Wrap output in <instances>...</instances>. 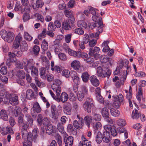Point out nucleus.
<instances>
[{"instance_id":"nucleus-20","label":"nucleus","mask_w":146,"mask_h":146,"mask_svg":"<svg viewBox=\"0 0 146 146\" xmlns=\"http://www.w3.org/2000/svg\"><path fill=\"white\" fill-rule=\"evenodd\" d=\"M18 96L16 94H13L9 101V103L13 105H16L18 103Z\"/></svg>"},{"instance_id":"nucleus-2","label":"nucleus","mask_w":146,"mask_h":146,"mask_svg":"<svg viewBox=\"0 0 146 146\" xmlns=\"http://www.w3.org/2000/svg\"><path fill=\"white\" fill-rule=\"evenodd\" d=\"M0 35L4 40L8 43H11L13 40L15 36L13 32L9 31L8 33L5 30L2 29L1 31Z\"/></svg>"},{"instance_id":"nucleus-47","label":"nucleus","mask_w":146,"mask_h":146,"mask_svg":"<svg viewBox=\"0 0 146 146\" xmlns=\"http://www.w3.org/2000/svg\"><path fill=\"white\" fill-rule=\"evenodd\" d=\"M67 130L69 133H72L74 132L75 133H76V129H75V128H74L72 125L71 124H69L67 127Z\"/></svg>"},{"instance_id":"nucleus-19","label":"nucleus","mask_w":146,"mask_h":146,"mask_svg":"<svg viewBox=\"0 0 146 146\" xmlns=\"http://www.w3.org/2000/svg\"><path fill=\"white\" fill-rule=\"evenodd\" d=\"M21 40L22 37L21 36H16L13 42V48L15 49L18 48L19 46L20 42Z\"/></svg>"},{"instance_id":"nucleus-46","label":"nucleus","mask_w":146,"mask_h":146,"mask_svg":"<svg viewBox=\"0 0 146 146\" xmlns=\"http://www.w3.org/2000/svg\"><path fill=\"white\" fill-rule=\"evenodd\" d=\"M102 116L104 117H107L109 116V113L107 109L106 108H103L102 110Z\"/></svg>"},{"instance_id":"nucleus-62","label":"nucleus","mask_w":146,"mask_h":146,"mask_svg":"<svg viewBox=\"0 0 146 146\" xmlns=\"http://www.w3.org/2000/svg\"><path fill=\"white\" fill-rule=\"evenodd\" d=\"M58 56L60 59L62 61H66L67 59L66 55L64 53H59L58 55Z\"/></svg>"},{"instance_id":"nucleus-17","label":"nucleus","mask_w":146,"mask_h":146,"mask_svg":"<svg viewBox=\"0 0 146 146\" xmlns=\"http://www.w3.org/2000/svg\"><path fill=\"white\" fill-rule=\"evenodd\" d=\"M27 121L26 123H23V125H26L28 127H31L33 125V119L30 115H27L25 117Z\"/></svg>"},{"instance_id":"nucleus-26","label":"nucleus","mask_w":146,"mask_h":146,"mask_svg":"<svg viewBox=\"0 0 146 146\" xmlns=\"http://www.w3.org/2000/svg\"><path fill=\"white\" fill-rule=\"evenodd\" d=\"M71 66L74 69L76 70H78L79 69L80 66V62L76 60H74L71 63Z\"/></svg>"},{"instance_id":"nucleus-33","label":"nucleus","mask_w":146,"mask_h":146,"mask_svg":"<svg viewBox=\"0 0 146 146\" xmlns=\"http://www.w3.org/2000/svg\"><path fill=\"white\" fill-rule=\"evenodd\" d=\"M85 123L88 127H89L91 123L92 122V118L91 116L86 115L84 118Z\"/></svg>"},{"instance_id":"nucleus-6","label":"nucleus","mask_w":146,"mask_h":146,"mask_svg":"<svg viewBox=\"0 0 146 146\" xmlns=\"http://www.w3.org/2000/svg\"><path fill=\"white\" fill-rule=\"evenodd\" d=\"M100 51V48L95 46L94 48H90L88 54L90 56L94 57L96 59H98L100 56L99 53Z\"/></svg>"},{"instance_id":"nucleus-3","label":"nucleus","mask_w":146,"mask_h":146,"mask_svg":"<svg viewBox=\"0 0 146 146\" xmlns=\"http://www.w3.org/2000/svg\"><path fill=\"white\" fill-rule=\"evenodd\" d=\"M104 67V72L103 71V68L102 67L99 66L97 68V75L100 77H101L102 78H104L106 77H107L108 78L111 74V71L108 69V67Z\"/></svg>"},{"instance_id":"nucleus-59","label":"nucleus","mask_w":146,"mask_h":146,"mask_svg":"<svg viewBox=\"0 0 146 146\" xmlns=\"http://www.w3.org/2000/svg\"><path fill=\"white\" fill-rule=\"evenodd\" d=\"M84 94L83 93H82V91H79L78 92V94H77V97L78 100L80 101H82V100L84 98Z\"/></svg>"},{"instance_id":"nucleus-40","label":"nucleus","mask_w":146,"mask_h":146,"mask_svg":"<svg viewBox=\"0 0 146 146\" xmlns=\"http://www.w3.org/2000/svg\"><path fill=\"white\" fill-rule=\"evenodd\" d=\"M110 111L111 115L115 117H118L120 115V112L117 110L111 108L110 110Z\"/></svg>"},{"instance_id":"nucleus-51","label":"nucleus","mask_w":146,"mask_h":146,"mask_svg":"<svg viewBox=\"0 0 146 146\" xmlns=\"http://www.w3.org/2000/svg\"><path fill=\"white\" fill-rule=\"evenodd\" d=\"M116 99L115 100L113 104V106L114 107L117 108H119L120 106V102L117 99V98H116Z\"/></svg>"},{"instance_id":"nucleus-34","label":"nucleus","mask_w":146,"mask_h":146,"mask_svg":"<svg viewBox=\"0 0 146 146\" xmlns=\"http://www.w3.org/2000/svg\"><path fill=\"white\" fill-rule=\"evenodd\" d=\"M83 123V122L75 120L73 122V125L75 128L76 129H79L82 127V124H84Z\"/></svg>"},{"instance_id":"nucleus-41","label":"nucleus","mask_w":146,"mask_h":146,"mask_svg":"<svg viewBox=\"0 0 146 146\" xmlns=\"http://www.w3.org/2000/svg\"><path fill=\"white\" fill-rule=\"evenodd\" d=\"M47 73L46 68L44 67H42L40 69V75L42 78H45L47 75Z\"/></svg>"},{"instance_id":"nucleus-11","label":"nucleus","mask_w":146,"mask_h":146,"mask_svg":"<svg viewBox=\"0 0 146 146\" xmlns=\"http://www.w3.org/2000/svg\"><path fill=\"white\" fill-rule=\"evenodd\" d=\"M28 46L25 41H23L20 44V48L21 51H18L17 53L19 56H21L22 54V52L26 51L28 49Z\"/></svg>"},{"instance_id":"nucleus-22","label":"nucleus","mask_w":146,"mask_h":146,"mask_svg":"<svg viewBox=\"0 0 146 146\" xmlns=\"http://www.w3.org/2000/svg\"><path fill=\"white\" fill-rule=\"evenodd\" d=\"M28 127L26 126V125H23L22 128L21 129V131L22 134V137L23 139H25L28 134V132L27 131V129Z\"/></svg>"},{"instance_id":"nucleus-28","label":"nucleus","mask_w":146,"mask_h":146,"mask_svg":"<svg viewBox=\"0 0 146 146\" xmlns=\"http://www.w3.org/2000/svg\"><path fill=\"white\" fill-rule=\"evenodd\" d=\"M0 118L4 121H7L8 119V116L7 111L2 110L0 112Z\"/></svg>"},{"instance_id":"nucleus-50","label":"nucleus","mask_w":146,"mask_h":146,"mask_svg":"<svg viewBox=\"0 0 146 146\" xmlns=\"http://www.w3.org/2000/svg\"><path fill=\"white\" fill-rule=\"evenodd\" d=\"M132 118L137 119L139 117V114L138 111L137 110H135V111L133 110L132 113Z\"/></svg>"},{"instance_id":"nucleus-12","label":"nucleus","mask_w":146,"mask_h":146,"mask_svg":"<svg viewBox=\"0 0 146 146\" xmlns=\"http://www.w3.org/2000/svg\"><path fill=\"white\" fill-rule=\"evenodd\" d=\"M72 106L70 103H66L64 106L63 111L64 113L68 115H70L71 114Z\"/></svg>"},{"instance_id":"nucleus-58","label":"nucleus","mask_w":146,"mask_h":146,"mask_svg":"<svg viewBox=\"0 0 146 146\" xmlns=\"http://www.w3.org/2000/svg\"><path fill=\"white\" fill-rule=\"evenodd\" d=\"M48 29L49 31H53L55 30V27L53 25V22H50L49 23L48 26Z\"/></svg>"},{"instance_id":"nucleus-1","label":"nucleus","mask_w":146,"mask_h":146,"mask_svg":"<svg viewBox=\"0 0 146 146\" xmlns=\"http://www.w3.org/2000/svg\"><path fill=\"white\" fill-rule=\"evenodd\" d=\"M23 62L24 64V69L28 73L31 71L32 76L35 78L38 76V70L37 68L33 66V60L32 59H28L26 58L23 59Z\"/></svg>"},{"instance_id":"nucleus-63","label":"nucleus","mask_w":146,"mask_h":146,"mask_svg":"<svg viewBox=\"0 0 146 146\" xmlns=\"http://www.w3.org/2000/svg\"><path fill=\"white\" fill-rule=\"evenodd\" d=\"M70 72L67 70H64L62 71V73L63 76L66 78H68L70 77Z\"/></svg>"},{"instance_id":"nucleus-23","label":"nucleus","mask_w":146,"mask_h":146,"mask_svg":"<svg viewBox=\"0 0 146 146\" xmlns=\"http://www.w3.org/2000/svg\"><path fill=\"white\" fill-rule=\"evenodd\" d=\"M32 109L35 113H40L42 110L39 104L37 102L34 103Z\"/></svg>"},{"instance_id":"nucleus-38","label":"nucleus","mask_w":146,"mask_h":146,"mask_svg":"<svg viewBox=\"0 0 146 146\" xmlns=\"http://www.w3.org/2000/svg\"><path fill=\"white\" fill-rule=\"evenodd\" d=\"M68 97L67 94L65 92H62L60 96V100L63 103L67 101Z\"/></svg>"},{"instance_id":"nucleus-14","label":"nucleus","mask_w":146,"mask_h":146,"mask_svg":"<svg viewBox=\"0 0 146 146\" xmlns=\"http://www.w3.org/2000/svg\"><path fill=\"white\" fill-rule=\"evenodd\" d=\"M82 140L79 142L78 146H91V143L87 140L83 135L81 137Z\"/></svg>"},{"instance_id":"nucleus-27","label":"nucleus","mask_w":146,"mask_h":146,"mask_svg":"<svg viewBox=\"0 0 146 146\" xmlns=\"http://www.w3.org/2000/svg\"><path fill=\"white\" fill-rule=\"evenodd\" d=\"M26 97L29 100L34 98V94L33 91L31 89L27 90L26 93Z\"/></svg>"},{"instance_id":"nucleus-15","label":"nucleus","mask_w":146,"mask_h":146,"mask_svg":"<svg viewBox=\"0 0 146 146\" xmlns=\"http://www.w3.org/2000/svg\"><path fill=\"white\" fill-rule=\"evenodd\" d=\"M70 77H71L75 84H78L80 82L79 78L78 76L77 73L75 71L70 72Z\"/></svg>"},{"instance_id":"nucleus-57","label":"nucleus","mask_w":146,"mask_h":146,"mask_svg":"<svg viewBox=\"0 0 146 146\" xmlns=\"http://www.w3.org/2000/svg\"><path fill=\"white\" fill-rule=\"evenodd\" d=\"M51 70L57 73H60L62 71L61 68L59 66H55L54 68H51Z\"/></svg>"},{"instance_id":"nucleus-37","label":"nucleus","mask_w":146,"mask_h":146,"mask_svg":"<svg viewBox=\"0 0 146 146\" xmlns=\"http://www.w3.org/2000/svg\"><path fill=\"white\" fill-rule=\"evenodd\" d=\"M77 25L78 27L82 29H85L87 27V23L83 21H78V22Z\"/></svg>"},{"instance_id":"nucleus-42","label":"nucleus","mask_w":146,"mask_h":146,"mask_svg":"<svg viewBox=\"0 0 146 146\" xmlns=\"http://www.w3.org/2000/svg\"><path fill=\"white\" fill-rule=\"evenodd\" d=\"M64 125L61 122H58L57 125L58 129L62 134H64Z\"/></svg>"},{"instance_id":"nucleus-7","label":"nucleus","mask_w":146,"mask_h":146,"mask_svg":"<svg viewBox=\"0 0 146 146\" xmlns=\"http://www.w3.org/2000/svg\"><path fill=\"white\" fill-rule=\"evenodd\" d=\"M75 21V19H68L62 23V27L65 30H69L74 26Z\"/></svg>"},{"instance_id":"nucleus-52","label":"nucleus","mask_w":146,"mask_h":146,"mask_svg":"<svg viewBox=\"0 0 146 146\" xmlns=\"http://www.w3.org/2000/svg\"><path fill=\"white\" fill-rule=\"evenodd\" d=\"M93 119L96 121H99L101 119V116L99 114L94 113L93 114Z\"/></svg>"},{"instance_id":"nucleus-31","label":"nucleus","mask_w":146,"mask_h":146,"mask_svg":"<svg viewBox=\"0 0 146 146\" xmlns=\"http://www.w3.org/2000/svg\"><path fill=\"white\" fill-rule=\"evenodd\" d=\"M68 53L70 55L76 57H80V56L81 54L80 52L75 51L70 49H68Z\"/></svg>"},{"instance_id":"nucleus-25","label":"nucleus","mask_w":146,"mask_h":146,"mask_svg":"<svg viewBox=\"0 0 146 146\" xmlns=\"http://www.w3.org/2000/svg\"><path fill=\"white\" fill-rule=\"evenodd\" d=\"M126 76L120 78L115 83V86L117 88H119L121 85L124 84V81L126 79Z\"/></svg>"},{"instance_id":"nucleus-61","label":"nucleus","mask_w":146,"mask_h":146,"mask_svg":"<svg viewBox=\"0 0 146 146\" xmlns=\"http://www.w3.org/2000/svg\"><path fill=\"white\" fill-rule=\"evenodd\" d=\"M18 121L19 125V126H22V125L23 124V123H25L23 117L21 116H20L18 117Z\"/></svg>"},{"instance_id":"nucleus-5","label":"nucleus","mask_w":146,"mask_h":146,"mask_svg":"<svg viewBox=\"0 0 146 146\" xmlns=\"http://www.w3.org/2000/svg\"><path fill=\"white\" fill-rule=\"evenodd\" d=\"M89 27L92 29H94L97 31H99V30L100 33H102L104 26L102 19H99L98 23H90L89 25Z\"/></svg>"},{"instance_id":"nucleus-44","label":"nucleus","mask_w":146,"mask_h":146,"mask_svg":"<svg viewBox=\"0 0 146 146\" xmlns=\"http://www.w3.org/2000/svg\"><path fill=\"white\" fill-rule=\"evenodd\" d=\"M49 92L51 95L52 97L53 98V99L55 100L58 102L60 101V94L58 95H57V93L56 92V96L54 94V93L51 90H50L49 91Z\"/></svg>"},{"instance_id":"nucleus-24","label":"nucleus","mask_w":146,"mask_h":146,"mask_svg":"<svg viewBox=\"0 0 146 146\" xmlns=\"http://www.w3.org/2000/svg\"><path fill=\"white\" fill-rule=\"evenodd\" d=\"M13 131L12 129L10 127L7 126L6 127H4L3 128L1 131V133L4 135H6L8 133L13 134Z\"/></svg>"},{"instance_id":"nucleus-60","label":"nucleus","mask_w":146,"mask_h":146,"mask_svg":"<svg viewBox=\"0 0 146 146\" xmlns=\"http://www.w3.org/2000/svg\"><path fill=\"white\" fill-rule=\"evenodd\" d=\"M83 42L85 43V44H87L90 41V38L89 35L87 34H85L83 37Z\"/></svg>"},{"instance_id":"nucleus-54","label":"nucleus","mask_w":146,"mask_h":146,"mask_svg":"<svg viewBox=\"0 0 146 146\" xmlns=\"http://www.w3.org/2000/svg\"><path fill=\"white\" fill-rule=\"evenodd\" d=\"M100 30H99V31H96V33L90 34V37L91 38H97V39H98L100 34L101 33H100Z\"/></svg>"},{"instance_id":"nucleus-56","label":"nucleus","mask_w":146,"mask_h":146,"mask_svg":"<svg viewBox=\"0 0 146 146\" xmlns=\"http://www.w3.org/2000/svg\"><path fill=\"white\" fill-rule=\"evenodd\" d=\"M89 11L90 13H91L92 15H94L92 17V19L94 17H95V16L96 14V9L91 7H89L88 8Z\"/></svg>"},{"instance_id":"nucleus-49","label":"nucleus","mask_w":146,"mask_h":146,"mask_svg":"<svg viewBox=\"0 0 146 146\" xmlns=\"http://www.w3.org/2000/svg\"><path fill=\"white\" fill-rule=\"evenodd\" d=\"M93 126L94 129L96 130H99L102 127L101 123L99 122L94 123Z\"/></svg>"},{"instance_id":"nucleus-21","label":"nucleus","mask_w":146,"mask_h":146,"mask_svg":"<svg viewBox=\"0 0 146 146\" xmlns=\"http://www.w3.org/2000/svg\"><path fill=\"white\" fill-rule=\"evenodd\" d=\"M15 54H18L16 52L14 53L11 52H9L8 54L9 57L6 61V62L8 63H9L10 62H13V61H14L13 58L15 57Z\"/></svg>"},{"instance_id":"nucleus-30","label":"nucleus","mask_w":146,"mask_h":146,"mask_svg":"<svg viewBox=\"0 0 146 146\" xmlns=\"http://www.w3.org/2000/svg\"><path fill=\"white\" fill-rule=\"evenodd\" d=\"M16 76L19 78L22 79L25 78L26 75L24 70H20L17 72Z\"/></svg>"},{"instance_id":"nucleus-4","label":"nucleus","mask_w":146,"mask_h":146,"mask_svg":"<svg viewBox=\"0 0 146 146\" xmlns=\"http://www.w3.org/2000/svg\"><path fill=\"white\" fill-rule=\"evenodd\" d=\"M83 106L86 111L88 113H90L94 107L92 99L90 97L87 98L86 101L84 103Z\"/></svg>"},{"instance_id":"nucleus-8","label":"nucleus","mask_w":146,"mask_h":146,"mask_svg":"<svg viewBox=\"0 0 146 146\" xmlns=\"http://www.w3.org/2000/svg\"><path fill=\"white\" fill-rule=\"evenodd\" d=\"M37 121L38 125L41 126L42 124L46 126L49 124V121L48 118L46 117L43 118L42 115L41 114H39L37 116Z\"/></svg>"},{"instance_id":"nucleus-10","label":"nucleus","mask_w":146,"mask_h":146,"mask_svg":"<svg viewBox=\"0 0 146 146\" xmlns=\"http://www.w3.org/2000/svg\"><path fill=\"white\" fill-rule=\"evenodd\" d=\"M50 110L51 113V117L54 119H57L58 116V109L55 105L53 104L51 105Z\"/></svg>"},{"instance_id":"nucleus-35","label":"nucleus","mask_w":146,"mask_h":146,"mask_svg":"<svg viewBox=\"0 0 146 146\" xmlns=\"http://www.w3.org/2000/svg\"><path fill=\"white\" fill-rule=\"evenodd\" d=\"M89 77L90 75L87 72L83 73L81 76L82 79L84 82H87L88 81Z\"/></svg>"},{"instance_id":"nucleus-16","label":"nucleus","mask_w":146,"mask_h":146,"mask_svg":"<svg viewBox=\"0 0 146 146\" xmlns=\"http://www.w3.org/2000/svg\"><path fill=\"white\" fill-rule=\"evenodd\" d=\"M102 140L103 142L108 143L111 140L109 132L104 131L102 134Z\"/></svg>"},{"instance_id":"nucleus-18","label":"nucleus","mask_w":146,"mask_h":146,"mask_svg":"<svg viewBox=\"0 0 146 146\" xmlns=\"http://www.w3.org/2000/svg\"><path fill=\"white\" fill-rule=\"evenodd\" d=\"M89 80L92 84L93 86L97 87L99 85V81L96 76L94 75L91 76L90 77Z\"/></svg>"},{"instance_id":"nucleus-48","label":"nucleus","mask_w":146,"mask_h":146,"mask_svg":"<svg viewBox=\"0 0 146 146\" xmlns=\"http://www.w3.org/2000/svg\"><path fill=\"white\" fill-rule=\"evenodd\" d=\"M40 58L42 61V63L43 65L47 66L49 64V62L48 61L46 57L41 56Z\"/></svg>"},{"instance_id":"nucleus-29","label":"nucleus","mask_w":146,"mask_h":146,"mask_svg":"<svg viewBox=\"0 0 146 146\" xmlns=\"http://www.w3.org/2000/svg\"><path fill=\"white\" fill-rule=\"evenodd\" d=\"M65 15L67 17L70 18L69 19H75L73 15L72 11L70 9H66L64 11Z\"/></svg>"},{"instance_id":"nucleus-53","label":"nucleus","mask_w":146,"mask_h":146,"mask_svg":"<svg viewBox=\"0 0 146 146\" xmlns=\"http://www.w3.org/2000/svg\"><path fill=\"white\" fill-rule=\"evenodd\" d=\"M73 31L74 33L80 35H82L84 33V31L80 28L73 29Z\"/></svg>"},{"instance_id":"nucleus-13","label":"nucleus","mask_w":146,"mask_h":146,"mask_svg":"<svg viewBox=\"0 0 146 146\" xmlns=\"http://www.w3.org/2000/svg\"><path fill=\"white\" fill-rule=\"evenodd\" d=\"M73 138L71 136L68 137L65 136L63 139L64 144L65 146H72L73 142Z\"/></svg>"},{"instance_id":"nucleus-32","label":"nucleus","mask_w":146,"mask_h":146,"mask_svg":"<svg viewBox=\"0 0 146 146\" xmlns=\"http://www.w3.org/2000/svg\"><path fill=\"white\" fill-rule=\"evenodd\" d=\"M110 42L108 41H104L102 44V46L103 47L102 51L104 52H107L110 49L108 46Z\"/></svg>"},{"instance_id":"nucleus-55","label":"nucleus","mask_w":146,"mask_h":146,"mask_svg":"<svg viewBox=\"0 0 146 146\" xmlns=\"http://www.w3.org/2000/svg\"><path fill=\"white\" fill-rule=\"evenodd\" d=\"M55 137L58 144L60 146H61L62 144V141L61 137L57 133L55 135Z\"/></svg>"},{"instance_id":"nucleus-45","label":"nucleus","mask_w":146,"mask_h":146,"mask_svg":"<svg viewBox=\"0 0 146 146\" xmlns=\"http://www.w3.org/2000/svg\"><path fill=\"white\" fill-rule=\"evenodd\" d=\"M41 47L42 49L44 50V52L47 50L48 49V44L45 39H44L42 40Z\"/></svg>"},{"instance_id":"nucleus-39","label":"nucleus","mask_w":146,"mask_h":146,"mask_svg":"<svg viewBox=\"0 0 146 146\" xmlns=\"http://www.w3.org/2000/svg\"><path fill=\"white\" fill-rule=\"evenodd\" d=\"M46 133L48 134H51L53 131V127L52 125L49 124L46 126Z\"/></svg>"},{"instance_id":"nucleus-9","label":"nucleus","mask_w":146,"mask_h":146,"mask_svg":"<svg viewBox=\"0 0 146 146\" xmlns=\"http://www.w3.org/2000/svg\"><path fill=\"white\" fill-rule=\"evenodd\" d=\"M61 84V81L58 79H56L52 85V88L55 92L57 93V95H58L60 92V86Z\"/></svg>"},{"instance_id":"nucleus-64","label":"nucleus","mask_w":146,"mask_h":146,"mask_svg":"<svg viewBox=\"0 0 146 146\" xmlns=\"http://www.w3.org/2000/svg\"><path fill=\"white\" fill-rule=\"evenodd\" d=\"M33 50L35 54L37 55L38 54L40 51V48L38 46H34L33 47Z\"/></svg>"},{"instance_id":"nucleus-43","label":"nucleus","mask_w":146,"mask_h":146,"mask_svg":"<svg viewBox=\"0 0 146 146\" xmlns=\"http://www.w3.org/2000/svg\"><path fill=\"white\" fill-rule=\"evenodd\" d=\"M15 112L14 115L15 117H17L21 113L22 110L19 106H15L14 109Z\"/></svg>"},{"instance_id":"nucleus-36","label":"nucleus","mask_w":146,"mask_h":146,"mask_svg":"<svg viewBox=\"0 0 146 146\" xmlns=\"http://www.w3.org/2000/svg\"><path fill=\"white\" fill-rule=\"evenodd\" d=\"M102 135L100 131H98L97 133L96 137V139L97 143L98 144L100 143L102 141Z\"/></svg>"}]
</instances>
